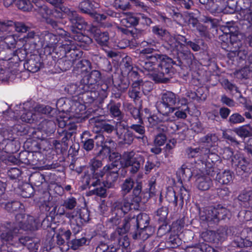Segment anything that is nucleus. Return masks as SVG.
I'll list each match as a JSON object with an SVG mask.
<instances>
[{"mask_svg":"<svg viewBox=\"0 0 252 252\" xmlns=\"http://www.w3.org/2000/svg\"><path fill=\"white\" fill-rule=\"evenodd\" d=\"M145 158L143 155L139 152L133 151H126L122 155L121 160L112 161V162L103 167V170L108 171L114 170L119 172L121 168L123 169L128 168V171L132 174H136L143 165Z\"/></svg>","mask_w":252,"mask_h":252,"instance_id":"nucleus-1","label":"nucleus"},{"mask_svg":"<svg viewBox=\"0 0 252 252\" xmlns=\"http://www.w3.org/2000/svg\"><path fill=\"white\" fill-rule=\"evenodd\" d=\"M180 101L178 95L172 92L166 91L161 94L160 100L156 103V107L160 114L166 117L163 121L170 120L168 117L175 110L176 105Z\"/></svg>","mask_w":252,"mask_h":252,"instance_id":"nucleus-2","label":"nucleus"},{"mask_svg":"<svg viewBox=\"0 0 252 252\" xmlns=\"http://www.w3.org/2000/svg\"><path fill=\"white\" fill-rule=\"evenodd\" d=\"M102 166L101 160L94 158H92L88 164L90 172H85L83 177L85 185L90 189L92 187H96L100 184V178L105 175L103 168L100 169Z\"/></svg>","mask_w":252,"mask_h":252,"instance_id":"nucleus-3","label":"nucleus"},{"mask_svg":"<svg viewBox=\"0 0 252 252\" xmlns=\"http://www.w3.org/2000/svg\"><path fill=\"white\" fill-rule=\"evenodd\" d=\"M128 218L132 227L130 234L133 239L140 238L142 234H147V229L150 228V218L148 215L145 213H140L135 217V215L132 216L130 215Z\"/></svg>","mask_w":252,"mask_h":252,"instance_id":"nucleus-4","label":"nucleus"},{"mask_svg":"<svg viewBox=\"0 0 252 252\" xmlns=\"http://www.w3.org/2000/svg\"><path fill=\"white\" fill-rule=\"evenodd\" d=\"M173 64H175L174 60L165 55L158 63V73L153 75V80L156 83H167L174 73Z\"/></svg>","mask_w":252,"mask_h":252,"instance_id":"nucleus-5","label":"nucleus"},{"mask_svg":"<svg viewBox=\"0 0 252 252\" xmlns=\"http://www.w3.org/2000/svg\"><path fill=\"white\" fill-rule=\"evenodd\" d=\"M229 211L221 205L216 207L209 206L200 210L199 216L203 221H207L210 224L217 223L220 220L224 219Z\"/></svg>","mask_w":252,"mask_h":252,"instance_id":"nucleus-6","label":"nucleus"},{"mask_svg":"<svg viewBox=\"0 0 252 252\" xmlns=\"http://www.w3.org/2000/svg\"><path fill=\"white\" fill-rule=\"evenodd\" d=\"M139 189L138 186L135 188L131 194L128 196L123 197V199L122 201L116 203V207L121 210L125 214L132 209L137 210L142 199V197L140 196Z\"/></svg>","mask_w":252,"mask_h":252,"instance_id":"nucleus-7","label":"nucleus"},{"mask_svg":"<svg viewBox=\"0 0 252 252\" xmlns=\"http://www.w3.org/2000/svg\"><path fill=\"white\" fill-rule=\"evenodd\" d=\"M116 135L120 144L128 146L133 143L136 137L133 132L129 129L128 126L121 123L117 125Z\"/></svg>","mask_w":252,"mask_h":252,"instance_id":"nucleus-8","label":"nucleus"},{"mask_svg":"<svg viewBox=\"0 0 252 252\" xmlns=\"http://www.w3.org/2000/svg\"><path fill=\"white\" fill-rule=\"evenodd\" d=\"M176 56L174 58V64L178 66L189 65L192 63L193 54L186 45H181L176 51Z\"/></svg>","mask_w":252,"mask_h":252,"instance_id":"nucleus-9","label":"nucleus"},{"mask_svg":"<svg viewBox=\"0 0 252 252\" xmlns=\"http://www.w3.org/2000/svg\"><path fill=\"white\" fill-rule=\"evenodd\" d=\"M0 231V238L2 242L12 241L19 233L18 223H7L5 225L1 226Z\"/></svg>","mask_w":252,"mask_h":252,"instance_id":"nucleus-10","label":"nucleus"},{"mask_svg":"<svg viewBox=\"0 0 252 252\" xmlns=\"http://www.w3.org/2000/svg\"><path fill=\"white\" fill-rule=\"evenodd\" d=\"M17 221L15 223H18L19 230L32 231L36 229V226L34 219L32 216H27L26 220L25 216L22 214H19L16 216Z\"/></svg>","mask_w":252,"mask_h":252,"instance_id":"nucleus-11","label":"nucleus"},{"mask_svg":"<svg viewBox=\"0 0 252 252\" xmlns=\"http://www.w3.org/2000/svg\"><path fill=\"white\" fill-rule=\"evenodd\" d=\"M90 122L92 124L94 123V130L96 133L105 132L107 133H111L115 129L113 126L99 117H94L90 119Z\"/></svg>","mask_w":252,"mask_h":252,"instance_id":"nucleus-12","label":"nucleus"},{"mask_svg":"<svg viewBox=\"0 0 252 252\" xmlns=\"http://www.w3.org/2000/svg\"><path fill=\"white\" fill-rule=\"evenodd\" d=\"M71 23L70 30L71 33L79 32L86 28L87 23L84 19L74 11L68 18Z\"/></svg>","mask_w":252,"mask_h":252,"instance_id":"nucleus-13","label":"nucleus"},{"mask_svg":"<svg viewBox=\"0 0 252 252\" xmlns=\"http://www.w3.org/2000/svg\"><path fill=\"white\" fill-rule=\"evenodd\" d=\"M139 187L140 190V196H141V192L142 189V183L141 182L136 181L131 178H127L126 179L121 185V194L123 197L128 196L127 194L130 192L132 189V191L137 187Z\"/></svg>","mask_w":252,"mask_h":252,"instance_id":"nucleus-14","label":"nucleus"},{"mask_svg":"<svg viewBox=\"0 0 252 252\" xmlns=\"http://www.w3.org/2000/svg\"><path fill=\"white\" fill-rule=\"evenodd\" d=\"M142 58H146L148 62L151 63L155 66L164 58L165 55L158 54L155 49L152 48H146L140 52Z\"/></svg>","mask_w":252,"mask_h":252,"instance_id":"nucleus-15","label":"nucleus"},{"mask_svg":"<svg viewBox=\"0 0 252 252\" xmlns=\"http://www.w3.org/2000/svg\"><path fill=\"white\" fill-rule=\"evenodd\" d=\"M95 139L98 140V141L96 143V145L98 146L99 144L101 147V149L95 154L96 157H99L102 159L107 158L110 153L111 148L106 144L107 143L109 144L114 143V142L111 140H106L104 143V137L101 134L96 135Z\"/></svg>","mask_w":252,"mask_h":252,"instance_id":"nucleus-16","label":"nucleus"},{"mask_svg":"<svg viewBox=\"0 0 252 252\" xmlns=\"http://www.w3.org/2000/svg\"><path fill=\"white\" fill-rule=\"evenodd\" d=\"M218 156L215 154L210 153L208 156V158L206 159L205 163V167L204 168V173L206 175H208L211 178L217 176L219 173L218 169L215 167V163L214 160H217Z\"/></svg>","mask_w":252,"mask_h":252,"instance_id":"nucleus-17","label":"nucleus"},{"mask_svg":"<svg viewBox=\"0 0 252 252\" xmlns=\"http://www.w3.org/2000/svg\"><path fill=\"white\" fill-rule=\"evenodd\" d=\"M13 27L19 32H26L30 30V28L23 22H14L12 21H0V30L7 31L10 27Z\"/></svg>","mask_w":252,"mask_h":252,"instance_id":"nucleus-18","label":"nucleus"},{"mask_svg":"<svg viewBox=\"0 0 252 252\" xmlns=\"http://www.w3.org/2000/svg\"><path fill=\"white\" fill-rule=\"evenodd\" d=\"M42 66L39 57L36 55H31L30 58L24 64V68L32 73L37 72Z\"/></svg>","mask_w":252,"mask_h":252,"instance_id":"nucleus-19","label":"nucleus"},{"mask_svg":"<svg viewBox=\"0 0 252 252\" xmlns=\"http://www.w3.org/2000/svg\"><path fill=\"white\" fill-rule=\"evenodd\" d=\"M71 37L77 42L78 46L86 50H88L89 45L92 42V39L90 37L80 32L71 33Z\"/></svg>","mask_w":252,"mask_h":252,"instance_id":"nucleus-20","label":"nucleus"},{"mask_svg":"<svg viewBox=\"0 0 252 252\" xmlns=\"http://www.w3.org/2000/svg\"><path fill=\"white\" fill-rule=\"evenodd\" d=\"M101 76V74L99 71L93 70L83 77L81 79V83L88 86L89 90L91 86L94 85L100 80Z\"/></svg>","mask_w":252,"mask_h":252,"instance_id":"nucleus-21","label":"nucleus"},{"mask_svg":"<svg viewBox=\"0 0 252 252\" xmlns=\"http://www.w3.org/2000/svg\"><path fill=\"white\" fill-rule=\"evenodd\" d=\"M92 32L94 34V38L97 44L100 46L107 48L109 43V36L107 32H101L100 30L93 28Z\"/></svg>","mask_w":252,"mask_h":252,"instance_id":"nucleus-22","label":"nucleus"},{"mask_svg":"<svg viewBox=\"0 0 252 252\" xmlns=\"http://www.w3.org/2000/svg\"><path fill=\"white\" fill-rule=\"evenodd\" d=\"M41 44L42 46L50 47L57 42V37L55 34L47 31H44L41 33Z\"/></svg>","mask_w":252,"mask_h":252,"instance_id":"nucleus-23","label":"nucleus"},{"mask_svg":"<svg viewBox=\"0 0 252 252\" xmlns=\"http://www.w3.org/2000/svg\"><path fill=\"white\" fill-rule=\"evenodd\" d=\"M131 228H132V227L131 226V224L129 222V220L127 217L124 220V222L122 227L117 228L116 230L111 234L110 239L111 241H115V238H116L117 237H119V236L120 237H123V235L126 233L128 231H130V233Z\"/></svg>","mask_w":252,"mask_h":252,"instance_id":"nucleus-24","label":"nucleus"},{"mask_svg":"<svg viewBox=\"0 0 252 252\" xmlns=\"http://www.w3.org/2000/svg\"><path fill=\"white\" fill-rule=\"evenodd\" d=\"M244 237L245 238L239 236L234 237L229 246L230 249L232 250L233 248H242L252 246V241L250 240L249 236Z\"/></svg>","mask_w":252,"mask_h":252,"instance_id":"nucleus-25","label":"nucleus"},{"mask_svg":"<svg viewBox=\"0 0 252 252\" xmlns=\"http://www.w3.org/2000/svg\"><path fill=\"white\" fill-rule=\"evenodd\" d=\"M105 180L102 182L103 185L107 189L113 188L118 179L119 173L112 170L105 171Z\"/></svg>","mask_w":252,"mask_h":252,"instance_id":"nucleus-26","label":"nucleus"},{"mask_svg":"<svg viewBox=\"0 0 252 252\" xmlns=\"http://www.w3.org/2000/svg\"><path fill=\"white\" fill-rule=\"evenodd\" d=\"M65 90L71 95H78L84 93L85 92L89 91V87L88 86L85 85L84 83H81V80L79 82V85L71 84L67 85Z\"/></svg>","mask_w":252,"mask_h":252,"instance_id":"nucleus-27","label":"nucleus"},{"mask_svg":"<svg viewBox=\"0 0 252 252\" xmlns=\"http://www.w3.org/2000/svg\"><path fill=\"white\" fill-rule=\"evenodd\" d=\"M237 199L241 202V205L249 208L252 203V190H244L238 196Z\"/></svg>","mask_w":252,"mask_h":252,"instance_id":"nucleus-28","label":"nucleus"},{"mask_svg":"<svg viewBox=\"0 0 252 252\" xmlns=\"http://www.w3.org/2000/svg\"><path fill=\"white\" fill-rule=\"evenodd\" d=\"M215 179L221 185H228L233 180V173L230 170H225L220 172Z\"/></svg>","mask_w":252,"mask_h":252,"instance_id":"nucleus-29","label":"nucleus"},{"mask_svg":"<svg viewBox=\"0 0 252 252\" xmlns=\"http://www.w3.org/2000/svg\"><path fill=\"white\" fill-rule=\"evenodd\" d=\"M67 43V45L69 47L68 50H66V58L69 59V60L73 63L77 60V58H80L82 53L81 52L76 48V47L73 44H71L70 42Z\"/></svg>","mask_w":252,"mask_h":252,"instance_id":"nucleus-30","label":"nucleus"},{"mask_svg":"<svg viewBox=\"0 0 252 252\" xmlns=\"http://www.w3.org/2000/svg\"><path fill=\"white\" fill-rule=\"evenodd\" d=\"M227 0H211L209 7L212 13H220L224 10Z\"/></svg>","mask_w":252,"mask_h":252,"instance_id":"nucleus-31","label":"nucleus"},{"mask_svg":"<svg viewBox=\"0 0 252 252\" xmlns=\"http://www.w3.org/2000/svg\"><path fill=\"white\" fill-rule=\"evenodd\" d=\"M196 182L197 188L201 190H208L212 186V179L207 176L198 177Z\"/></svg>","mask_w":252,"mask_h":252,"instance_id":"nucleus-32","label":"nucleus"},{"mask_svg":"<svg viewBox=\"0 0 252 252\" xmlns=\"http://www.w3.org/2000/svg\"><path fill=\"white\" fill-rule=\"evenodd\" d=\"M157 129L159 133L155 136L154 143L156 146L159 147L164 145L166 140V136L164 132H166L167 128L165 126H161Z\"/></svg>","mask_w":252,"mask_h":252,"instance_id":"nucleus-33","label":"nucleus"},{"mask_svg":"<svg viewBox=\"0 0 252 252\" xmlns=\"http://www.w3.org/2000/svg\"><path fill=\"white\" fill-rule=\"evenodd\" d=\"M34 110L35 112L45 114L51 117H54L57 114L56 109L49 105L38 104L34 108Z\"/></svg>","mask_w":252,"mask_h":252,"instance_id":"nucleus-34","label":"nucleus"},{"mask_svg":"<svg viewBox=\"0 0 252 252\" xmlns=\"http://www.w3.org/2000/svg\"><path fill=\"white\" fill-rule=\"evenodd\" d=\"M68 49L69 47L67 43L57 45L53 50L52 57L57 60L64 58L66 56V50H68Z\"/></svg>","mask_w":252,"mask_h":252,"instance_id":"nucleus-35","label":"nucleus"},{"mask_svg":"<svg viewBox=\"0 0 252 252\" xmlns=\"http://www.w3.org/2000/svg\"><path fill=\"white\" fill-rule=\"evenodd\" d=\"M73 63L64 56V58L58 59L56 63L55 66L62 71H65L69 70L72 66Z\"/></svg>","mask_w":252,"mask_h":252,"instance_id":"nucleus-36","label":"nucleus"},{"mask_svg":"<svg viewBox=\"0 0 252 252\" xmlns=\"http://www.w3.org/2000/svg\"><path fill=\"white\" fill-rule=\"evenodd\" d=\"M139 18L133 15L131 13H126V16L122 19V25L126 27H130L138 25Z\"/></svg>","mask_w":252,"mask_h":252,"instance_id":"nucleus-37","label":"nucleus"},{"mask_svg":"<svg viewBox=\"0 0 252 252\" xmlns=\"http://www.w3.org/2000/svg\"><path fill=\"white\" fill-rule=\"evenodd\" d=\"M233 131L242 138H246L252 135V127L249 125L236 128Z\"/></svg>","mask_w":252,"mask_h":252,"instance_id":"nucleus-38","label":"nucleus"},{"mask_svg":"<svg viewBox=\"0 0 252 252\" xmlns=\"http://www.w3.org/2000/svg\"><path fill=\"white\" fill-rule=\"evenodd\" d=\"M121 105L120 102L116 103L111 100L107 104V109L114 117H120L122 115V112L120 109Z\"/></svg>","mask_w":252,"mask_h":252,"instance_id":"nucleus-39","label":"nucleus"},{"mask_svg":"<svg viewBox=\"0 0 252 252\" xmlns=\"http://www.w3.org/2000/svg\"><path fill=\"white\" fill-rule=\"evenodd\" d=\"M112 82L113 79L111 77H109L105 81H103L101 83L99 86V91L98 92L100 95H101V98H104L107 96L109 88Z\"/></svg>","mask_w":252,"mask_h":252,"instance_id":"nucleus-40","label":"nucleus"},{"mask_svg":"<svg viewBox=\"0 0 252 252\" xmlns=\"http://www.w3.org/2000/svg\"><path fill=\"white\" fill-rule=\"evenodd\" d=\"M117 242V243L119 246V248H114V249H120V252H124L126 250L128 251V252H130L129 251L128 247H129L130 243L128 240V238L126 236H125L124 237H117L115 238V240Z\"/></svg>","mask_w":252,"mask_h":252,"instance_id":"nucleus-41","label":"nucleus"},{"mask_svg":"<svg viewBox=\"0 0 252 252\" xmlns=\"http://www.w3.org/2000/svg\"><path fill=\"white\" fill-rule=\"evenodd\" d=\"M95 7L94 4L90 0H85L81 2L78 8L82 13L91 14Z\"/></svg>","mask_w":252,"mask_h":252,"instance_id":"nucleus-42","label":"nucleus"},{"mask_svg":"<svg viewBox=\"0 0 252 252\" xmlns=\"http://www.w3.org/2000/svg\"><path fill=\"white\" fill-rule=\"evenodd\" d=\"M177 174L180 177V179L183 180L189 181L192 176L191 169L187 167L185 164H183L181 168L177 172Z\"/></svg>","mask_w":252,"mask_h":252,"instance_id":"nucleus-43","label":"nucleus"},{"mask_svg":"<svg viewBox=\"0 0 252 252\" xmlns=\"http://www.w3.org/2000/svg\"><path fill=\"white\" fill-rule=\"evenodd\" d=\"M245 121V119L243 116L239 113H234L231 114L227 120V122L229 126H233L239 125Z\"/></svg>","mask_w":252,"mask_h":252,"instance_id":"nucleus-44","label":"nucleus"},{"mask_svg":"<svg viewBox=\"0 0 252 252\" xmlns=\"http://www.w3.org/2000/svg\"><path fill=\"white\" fill-rule=\"evenodd\" d=\"M31 183L36 187L40 186L44 182V176L39 172H36L31 174L29 178Z\"/></svg>","mask_w":252,"mask_h":252,"instance_id":"nucleus-45","label":"nucleus"},{"mask_svg":"<svg viewBox=\"0 0 252 252\" xmlns=\"http://www.w3.org/2000/svg\"><path fill=\"white\" fill-rule=\"evenodd\" d=\"M190 193L189 190L186 189L184 186H182L180 188V198L178 199L179 200V206L182 208L183 207V205L184 202L186 203L190 198Z\"/></svg>","mask_w":252,"mask_h":252,"instance_id":"nucleus-46","label":"nucleus"},{"mask_svg":"<svg viewBox=\"0 0 252 252\" xmlns=\"http://www.w3.org/2000/svg\"><path fill=\"white\" fill-rule=\"evenodd\" d=\"M238 167L242 171L247 173H252V161L243 158L239 161Z\"/></svg>","mask_w":252,"mask_h":252,"instance_id":"nucleus-47","label":"nucleus"},{"mask_svg":"<svg viewBox=\"0 0 252 252\" xmlns=\"http://www.w3.org/2000/svg\"><path fill=\"white\" fill-rule=\"evenodd\" d=\"M202 143H205L208 147L214 146L218 141V136L214 133H208L201 138Z\"/></svg>","mask_w":252,"mask_h":252,"instance_id":"nucleus-48","label":"nucleus"},{"mask_svg":"<svg viewBox=\"0 0 252 252\" xmlns=\"http://www.w3.org/2000/svg\"><path fill=\"white\" fill-rule=\"evenodd\" d=\"M15 4L18 9L25 12L30 11L33 8L31 0H17Z\"/></svg>","mask_w":252,"mask_h":252,"instance_id":"nucleus-49","label":"nucleus"},{"mask_svg":"<svg viewBox=\"0 0 252 252\" xmlns=\"http://www.w3.org/2000/svg\"><path fill=\"white\" fill-rule=\"evenodd\" d=\"M126 109L127 111L134 119L138 120V123L142 124V119L140 114V110L138 108L135 107L131 104H127L126 105Z\"/></svg>","mask_w":252,"mask_h":252,"instance_id":"nucleus-50","label":"nucleus"},{"mask_svg":"<svg viewBox=\"0 0 252 252\" xmlns=\"http://www.w3.org/2000/svg\"><path fill=\"white\" fill-rule=\"evenodd\" d=\"M87 134V132H84L81 135V143L83 144V148L87 151H90L93 149L94 146V141L93 139L85 137V135Z\"/></svg>","mask_w":252,"mask_h":252,"instance_id":"nucleus-51","label":"nucleus"},{"mask_svg":"<svg viewBox=\"0 0 252 252\" xmlns=\"http://www.w3.org/2000/svg\"><path fill=\"white\" fill-rule=\"evenodd\" d=\"M129 84V81L127 78L122 77L120 79L118 83L114 84V86L119 92L123 93L127 90Z\"/></svg>","mask_w":252,"mask_h":252,"instance_id":"nucleus-52","label":"nucleus"},{"mask_svg":"<svg viewBox=\"0 0 252 252\" xmlns=\"http://www.w3.org/2000/svg\"><path fill=\"white\" fill-rule=\"evenodd\" d=\"M22 121L28 123H32L37 119L36 114L32 111H25L20 117Z\"/></svg>","mask_w":252,"mask_h":252,"instance_id":"nucleus-53","label":"nucleus"},{"mask_svg":"<svg viewBox=\"0 0 252 252\" xmlns=\"http://www.w3.org/2000/svg\"><path fill=\"white\" fill-rule=\"evenodd\" d=\"M153 33L159 38L168 37L169 32L159 25H156L152 27Z\"/></svg>","mask_w":252,"mask_h":252,"instance_id":"nucleus-54","label":"nucleus"},{"mask_svg":"<svg viewBox=\"0 0 252 252\" xmlns=\"http://www.w3.org/2000/svg\"><path fill=\"white\" fill-rule=\"evenodd\" d=\"M102 183L100 181L99 185L94 187L95 188L94 189H92L90 191V193L91 195H96L102 198L106 197L107 196L106 192V187L105 186H101V184Z\"/></svg>","mask_w":252,"mask_h":252,"instance_id":"nucleus-55","label":"nucleus"},{"mask_svg":"<svg viewBox=\"0 0 252 252\" xmlns=\"http://www.w3.org/2000/svg\"><path fill=\"white\" fill-rule=\"evenodd\" d=\"M34 192L32 186L29 184H24L21 188V195L24 198H29L32 196Z\"/></svg>","mask_w":252,"mask_h":252,"instance_id":"nucleus-56","label":"nucleus"},{"mask_svg":"<svg viewBox=\"0 0 252 252\" xmlns=\"http://www.w3.org/2000/svg\"><path fill=\"white\" fill-rule=\"evenodd\" d=\"M32 155L33 153L30 151H21L19 155V160L23 163L29 164L32 161L31 158Z\"/></svg>","mask_w":252,"mask_h":252,"instance_id":"nucleus-57","label":"nucleus"},{"mask_svg":"<svg viewBox=\"0 0 252 252\" xmlns=\"http://www.w3.org/2000/svg\"><path fill=\"white\" fill-rule=\"evenodd\" d=\"M87 241V238L84 237L80 238H76L70 241V248L73 250H76L80 247L86 245Z\"/></svg>","mask_w":252,"mask_h":252,"instance_id":"nucleus-58","label":"nucleus"},{"mask_svg":"<svg viewBox=\"0 0 252 252\" xmlns=\"http://www.w3.org/2000/svg\"><path fill=\"white\" fill-rule=\"evenodd\" d=\"M59 134L63 136L61 139V142L65 148H67L68 146V142L71 138L73 132L66 130H62L61 132H59Z\"/></svg>","mask_w":252,"mask_h":252,"instance_id":"nucleus-59","label":"nucleus"},{"mask_svg":"<svg viewBox=\"0 0 252 252\" xmlns=\"http://www.w3.org/2000/svg\"><path fill=\"white\" fill-rule=\"evenodd\" d=\"M141 55L140 59L138 61L139 65L145 70L148 72L154 71L156 68V66L153 64L151 63L148 61L146 58H142Z\"/></svg>","mask_w":252,"mask_h":252,"instance_id":"nucleus-60","label":"nucleus"},{"mask_svg":"<svg viewBox=\"0 0 252 252\" xmlns=\"http://www.w3.org/2000/svg\"><path fill=\"white\" fill-rule=\"evenodd\" d=\"M168 214V208L167 207L162 206L157 211V219L158 222H164L167 220V216Z\"/></svg>","mask_w":252,"mask_h":252,"instance_id":"nucleus-61","label":"nucleus"},{"mask_svg":"<svg viewBox=\"0 0 252 252\" xmlns=\"http://www.w3.org/2000/svg\"><path fill=\"white\" fill-rule=\"evenodd\" d=\"M4 208L9 212H14L18 211L20 209L22 204L19 201H12L11 202H7L3 204Z\"/></svg>","mask_w":252,"mask_h":252,"instance_id":"nucleus-62","label":"nucleus"},{"mask_svg":"<svg viewBox=\"0 0 252 252\" xmlns=\"http://www.w3.org/2000/svg\"><path fill=\"white\" fill-rule=\"evenodd\" d=\"M165 198L168 202L173 203L175 206H177V205H179L178 197L176 196L174 190H168L166 192Z\"/></svg>","mask_w":252,"mask_h":252,"instance_id":"nucleus-63","label":"nucleus"},{"mask_svg":"<svg viewBox=\"0 0 252 252\" xmlns=\"http://www.w3.org/2000/svg\"><path fill=\"white\" fill-rule=\"evenodd\" d=\"M240 14L244 20L248 21L250 23H252V6L249 8L241 7Z\"/></svg>","mask_w":252,"mask_h":252,"instance_id":"nucleus-64","label":"nucleus"}]
</instances>
